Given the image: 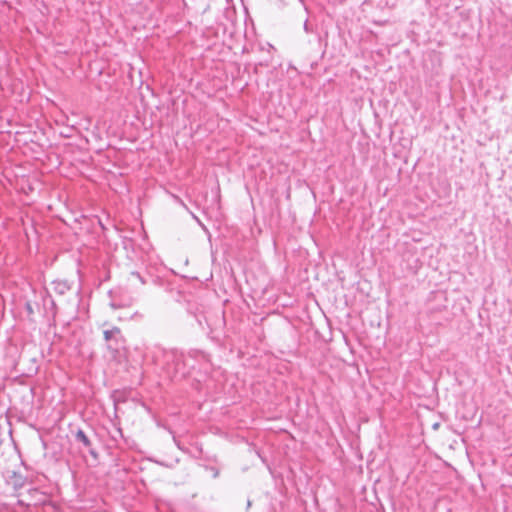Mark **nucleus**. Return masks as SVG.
<instances>
[{"instance_id": "nucleus-1", "label": "nucleus", "mask_w": 512, "mask_h": 512, "mask_svg": "<svg viewBox=\"0 0 512 512\" xmlns=\"http://www.w3.org/2000/svg\"><path fill=\"white\" fill-rule=\"evenodd\" d=\"M76 438L79 441H81L84 444V446H86V447H89L91 445L90 440L88 439V437L82 430L77 431Z\"/></svg>"}, {"instance_id": "nucleus-2", "label": "nucleus", "mask_w": 512, "mask_h": 512, "mask_svg": "<svg viewBox=\"0 0 512 512\" xmlns=\"http://www.w3.org/2000/svg\"><path fill=\"white\" fill-rule=\"evenodd\" d=\"M112 336V331H105L104 332V337H105V340H109Z\"/></svg>"}]
</instances>
